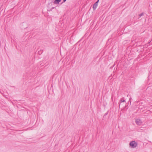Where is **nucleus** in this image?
Instances as JSON below:
<instances>
[{"instance_id": "nucleus-2", "label": "nucleus", "mask_w": 152, "mask_h": 152, "mask_svg": "<svg viewBox=\"0 0 152 152\" xmlns=\"http://www.w3.org/2000/svg\"><path fill=\"white\" fill-rule=\"evenodd\" d=\"M99 0H98L93 5V9L94 10H95L98 4V2H99Z\"/></svg>"}, {"instance_id": "nucleus-9", "label": "nucleus", "mask_w": 152, "mask_h": 152, "mask_svg": "<svg viewBox=\"0 0 152 152\" xmlns=\"http://www.w3.org/2000/svg\"><path fill=\"white\" fill-rule=\"evenodd\" d=\"M129 96H130V95H128L127 96V97H128Z\"/></svg>"}, {"instance_id": "nucleus-1", "label": "nucleus", "mask_w": 152, "mask_h": 152, "mask_svg": "<svg viewBox=\"0 0 152 152\" xmlns=\"http://www.w3.org/2000/svg\"><path fill=\"white\" fill-rule=\"evenodd\" d=\"M129 145L131 147L134 148L137 147V143L135 141H132L130 142Z\"/></svg>"}, {"instance_id": "nucleus-5", "label": "nucleus", "mask_w": 152, "mask_h": 152, "mask_svg": "<svg viewBox=\"0 0 152 152\" xmlns=\"http://www.w3.org/2000/svg\"><path fill=\"white\" fill-rule=\"evenodd\" d=\"M124 98L123 97L122 98H121L120 100V101L121 102H125V103H126V102L125 100L124 99Z\"/></svg>"}, {"instance_id": "nucleus-6", "label": "nucleus", "mask_w": 152, "mask_h": 152, "mask_svg": "<svg viewBox=\"0 0 152 152\" xmlns=\"http://www.w3.org/2000/svg\"><path fill=\"white\" fill-rule=\"evenodd\" d=\"M143 15V13H141V14H140L139 15V16L140 17L141 16H142Z\"/></svg>"}, {"instance_id": "nucleus-7", "label": "nucleus", "mask_w": 152, "mask_h": 152, "mask_svg": "<svg viewBox=\"0 0 152 152\" xmlns=\"http://www.w3.org/2000/svg\"><path fill=\"white\" fill-rule=\"evenodd\" d=\"M132 99V98L131 97L129 99V102H130L131 103V99Z\"/></svg>"}, {"instance_id": "nucleus-8", "label": "nucleus", "mask_w": 152, "mask_h": 152, "mask_svg": "<svg viewBox=\"0 0 152 152\" xmlns=\"http://www.w3.org/2000/svg\"><path fill=\"white\" fill-rule=\"evenodd\" d=\"M66 0H63V2H65L66 1Z\"/></svg>"}, {"instance_id": "nucleus-10", "label": "nucleus", "mask_w": 152, "mask_h": 152, "mask_svg": "<svg viewBox=\"0 0 152 152\" xmlns=\"http://www.w3.org/2000/svg\"><path fill=\"white\" fill-rule=\"evenodd\" d=\"M55 8L54 7H53L52 8V9H54Z\"/></svg>"}, {"instance_id": "nucleus-3", "label": "nucleus", "mask_w": 152, "mask_h": 152, "mask_svg": "<svg viewBox=\"0 0 152 152\" xmlns=\"http://www.w3.org/2000/svg\"><path fill=\"white\" fill-rule=\"evenodd\" d=\"M135 122H136V123L138 125H140L142 123L140 119H137L136 121Z\"/></svg>"}, {"instance_id": "nucleus-4", "label": "nucleus", "mask_w": 152, "mask_h": 152, "mask_svg": "<svg viewBox=\"0 0 152 152\" xmlns=\"http://www.w3.org/2000/svg\"><path fill=\"white\" fill-rule=\"evenodd\" d=\"M61 1V0H55L53 2V3L55 4H58Z\"/></svg>"}, {"instance_id": "nucleus-11", "label": "nucleus", "mask_w": 152, "mask_h": 152, "mask_svg": "<svg viewBox=\"0 0 152 152\" xmlns=\"http://www.w3.org/2000/svg\"><path fill=\"white\" fill-rule=\"evenodd\" d=\"M120 105H121V104H120V103L119 105V107H120Z\"/></svg>"}]
</instances>
